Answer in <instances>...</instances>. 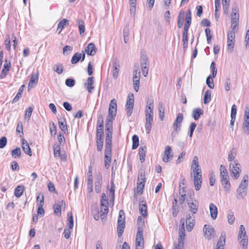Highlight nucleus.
I'll return each mask as SVG.
<instances>
[{
  "label": "nucleus",
  "mask_w": 249,
  "mask_h": 249,
  "mask_svg": "<svg viewBox=\"0 0 249 249\" xmlns=\"http://www.w3.org/2000/svg\"><path fill=\"white\" fill-rule=\"evenodd\" d=\"M139 210L140 213L143 216H147V205L144 200H140Z\"/></svg>",
  "instance_id": "18"
},
{
  "label": "nucleus",
  "mask_w": 249,
  "mask_h": 249,
  "mask_svg": "<svg viewBox=\"0 0 249 249\" xmlns=\"http://www.w3.org/2000/svg\"><path fill=\"white\" fill-rule=\"evenodd\" d=\"M97 127H104L103 116L101 114H99L98 116L97 122Z\"/></svg>",
  "instance_id": "56"
},
{
  "label": "nucleus",
  "mask_w": 249,
  "mask_h": 249,
  "mask_svg": "<svg viewBox=\"0 0 249 249\" xmlns=\"http://www.w3.org/2000/svg\"><path fill=\"white\" fill-rule=\"evenodd\" d=\"M69 25V20L66 19H63L61 20L58 24L57 31H58V33H60L63 29L64 28L65 25Z\"/></svg>",
  "instance_id": "34"
},
{
  "label": "nucleus",
  "mask_w": 249,
  "mask_h": 249,
  "mask_svg": "<svg viewBox=\"0 0 249 249\" xmlns=\"http://www.w3.org/2000/svg\"><path fill=\"white\" fill-rule=\"evenodd\" d=\"M185 239V236H182L181 235H179L178 239V244L177 247L180 249L181 248L183 247L184 245V240Z\"/></svg>",
  "instance_id": "53"
},
{
  "label": "nucleus",
  "mask_w": 249,
  "mask_h": 249,
  "mask_svg": "<svg viewBox=\"0 0 249 249\" xmlns=\"http://www.w3.org/2000/svg\"><path fill=\"white\" fill-rule=\"evenodd\" d=\"M91 164L92 163L91 162L90 165L89 167V171L87 173V176L88 177V182H93L92 175V166Z\"/></svg>",
  "instance_id": "55"
},
{
  "label": "nucleus",
  "mask_w": 249,
  "mask_h": 249,
  "mask_svg": "<svg viewBox=\"0 0 249 249\" xmlns=\"http://www.w3.org/2000/svg\"><path fill=\"white\" fill-rule=\"evenodd\" d=\"M117 102L115 99L111 100L108 109V115L107 117L105 124L106 134L112 135V122L116 115Z\"/></svg>",
  "instance_id": "1"
},
{
  "label": "nucleus",
  "mask_w": 249,
  "mask_h": 249,
  "mask_svg": "<svg viewBox=\"0 0 249 249\" xmlns=\"http://www.w3.org/2000/svg\"><path fill=\"white\" fill-rule=\"evenodd\" d=\"M228 223L230 224H232L235 220V218L232 212L229 213L228 214Z\"/></svg>",
  "instance_id": "64"
},
{
  "label": "nucleus",
  "mask_w": 249,
  "mask_h": 249,
  "mask_svg": "<svg viewBox=\"0 0 249 249\" xmlns=\"http://www.w3.org/2000/svg\"><path fill=\"white\" fill-rule=\"evenodd\" d=\"M141 77L140 71L136 70L133 71V80H140Z\"/></svg>",
  "instance_id": "58"
},
{
  "label": "nucleus",
  "mask_w": 249,
  "mask_h": 249,
  "mask_svg": "<svg viewBox=\"0 0 249 249\" xmlns=\"http://www.w3.org/2000/svg\"><path fill=\"white\" fill-rule=\"evenodd\" d=\"M85 52L88 55H94L96 53V47L93 43H90L87 47L85 48Z\"/></svg>",
  "instance_id": "20"
},
{
  "label": "nucleus",
  "mask_w": 249,
  "mask_h": 249,
  "mask_svg": "<svg viewBox=\"0 0 249 249\" xmlns=\"http://www.w3.org/2000/svg\"><path fill=\"white\" fill-rule=\"evenodd\" d=\"M140 62L141 66H149L148 56L145 52L142 51L140 55Z\"/></svg>",
  "instance_id": "17"
},
{
  "label": "nucleus",
  "mask_w": 249,
  "mask_h": 249,
  "mask_svg": "<svg viewBox=\"0 0 249 249\" xmlns=\"http://www.w3.org/2000/svg\"><path fill=\"white\" fill-rule=\"evenodd\" d=\"M173 158V154L171 147L170 146H166L165 148L162 161L165 162H168L171 160Z\"/></svg>",
  "instance_id": "9"
},
{
  "label": "nucleus",
  "mask_w": 249,
  "mask_h": 249,
  "mask_svg": "<svg viewBox=\"0 0 249 249\" xmlns=\"http://www.w3.org/2000/svg\"><path fill=\"white\" fill-rule=\"evenodd\" d=\"M24 186L23 185H18V186L15 190L14 192V195L17 197H19L22 196L23 194V191L24 190Z\"/></svg>",
  "instance_id": "29"
},
{
  "label": "nucleus",
  "mask_w": 249,
  "mask_h": 249,
  "mask_svg": "<svg viewBox=\"0 0 249 249\" xmlns=\"http://www.w3.org/2000/svg\"><path fill=\"white\" fill-rule=\"evenodd\" d=\"M67 226L70 229H72L73 227V218L71 212H69L67 214Z\"/></svg>",
  "instance_id": "32"
},
{
  "label": "nucleus",
  "mask_w": 249,
  "mask_h": 249,
  "mask_svg": "<svg viewBox=\"0 0 249 249\" xmlns=\"http://www.w3.org/2000/svg\"><path fill=\"white\" fill-rule=\"evenodd\" d=\"M77 23L78 25V28L79 30V33L81 36L83 35L85 31V23L83 20L81 19H78L77 20Z\"/></svg>",
  "instance_id": "36"
},
{
  "label": "nucleus",
  "mask_w": 249,
  "mask_h": 249,
  "mask_svg": "<svg viewBox=\"0 0 249 249\" xmlns=\"http://www.w3.org/2000/svg\"><path fill=\"white\" fill-rule=\"evenodd\" d=\"M81 59V53H75L71 58V63L72 64H75L78 63Z\"/></svg>",
  "instance_id": "44"
},
{
  "label": "nucleus",
  "mask_w": 249,
  "mask_h": 249,
  "mask_svg": "<svg viewBox=\"0 0 249 249\" xmlns=\"http://www.w3.org/2000/svg\"><path fill=\"white\" fill-rule=\"evenodd\" d=\"M191 170L192 171H201V168L199 167L198 158L196 156L193 158L192 164L191 165Z\"/></svg>",
  "instance_id": "23"
},
{
  "label": "nucleus",
  "mask_w": 249,
  "mask_h": 249,
  "mask_svg": "<svg viewBox=\"0 0 249 249\" xmlns=\"http://www.w3.org/2000/svg\"><path fill=\"white\" fill-rule=\"evenodd\" d=\"M38 80V74H33L32 75L30 81L29 83V87H33L35 85H36Z\"/></svg>",
  "instance_id": "28"
},
{
  "label": "nucleus",
  "mask_w": 249,
  "mask_h": 249,
  "mask_svg": "<svg viewBox=\"0 0 249 249\" xmlns=\"http://www.w3.org/2000/svg\"><path fill=\"white\" fill-rule=\"evenodd\" d=\"M230 2V0H223V11L225 15L228 14Z\"/></svg>",
  "instance_id": "42"
},
{
  "label": "nucleus",
  "mask_w": 249,
  "mask_h": 249,
  "mask_svg": "<svg viewBox=\"0 0 249 249\" xmlns=\"http://www.w3.org/2000/svg\"><path fill=\"white\" fill-rule=\"evenodd\" d=\"M186 229L187 231H191L195 225V217L189 214L186 217Z\"/></svg>",
  "instance_id": "13"
},
{
  "label": "nucleus",
  "mask_w": 249,
  "mask_h": 249,
  "mask_svg": "<svg viewBox=\"0 0 249 249\" xmlns=\"http://www.w3.org/2000/svg\"><path fill=\"white\" fill-rule=\"evenodd\" d=\"M21 147L25 154L28 155L30 156H32V153L31 148L27 141L24 139H22Z\"/></svg>",
  "instance_id": "19"
},
{
  "label": "nucleus",
  "mask_w": 249,
  "mask_h": 249,
  "mask_svg": "<svg viewBox=\"0 0 249 249\" xmlns=\"http://www.w3.org/2000/svg\"><path fill=\"white\" fill-rule=\"evenodd\" d=\"M93 83V77H89L88 78L87 82L85 83V87L89 92H91V90L94 89V87L92 86Z\"/></svg>",
  "instance_id": "25"
},
{
  "label": "nucleus",
  "mask_w": 249,
  "mask_h": 249,
  "mask_svg": "<svg viewBox=\"0 0 249 249\" xmlns=\"http://www.w3.org/2000/svg\"><path fill=\"white\" fill-rule=\"evenodd\" d=\"M196 126V123L193 122L191 123L190 127H189V132L188 133V135L190 138L192 137L193 132Z\"/></svg>",
  "instance_id": "57"
},
{
  "label": "nucleus",
  "mask_w": 249,
  "mask_h": 249,
  "mask_svg": "<svg viewBox=\"0 0 249 249\" xmlns=\"http://www.w3.org/2000/svg\"><path fill=\"white\" fill-rule=\"evenodd\" d=\"M248 184V176L247 175L244 176L243 179L241 181L239 186L237 189V197L243 198L247 195V186Z\"/></svg>",
  "instance_id": "2"
},
{
  "label": "nucleus",
  "mask_w": 249,
  "mask_h": 249,
  "mask_svg": "<svg viewBox=\"0 0 249 249\" xmlns=\"http://www.w3.org/2000/svg\"><path fill=\"white\" fill-rule=\"evenodd\" d=\"M134 99L133 93H129L127 96V101L125 105L126 115L129 117L131 115L133 112L134 107Z\"/></svg>",
  "instance_id": "5"
},
{
  "label": "nucleus",
  "mask_w": 249,
  "mask_h": 249,
  "mask_svg": "<svg viewBox=\"0 0 249 249\" xmlns=\"http://www.w3.org/2000/svg\"><path fill=\"white\" fill-rule=\"evenodd\" d=\"M211 75H209L206 79V84L210 89H213L214 87V84Z\"/></svg>",
  "instance_id": "46"
},
{
  "label": "nucleus",
  "mask_w": 249,
  "mask_h": 249,
  "mask_svg": "<svg viewBox=\"0 0 249 249\" xmlns=\"http://www.w3.org/2000/svg\"><path fill=\"white\" fill-rule=\"evenodd\" d=\"M227 40L228 50L231 53L234 48L235 40Z\"/></svg>",
  "instance_id": "50"
},
{
  "label": "nucleus",
  "mask_w": 249,
  "mask_h": 249,
  "mask_svg": "<svg viewBox=\"0 0 249 249\" xmlns=\"http://www.w3.org/2000/svg\"><path fill=\"white\" fill-rule=\"evenodd\" d=\"M243 121L249 122V107H246L243 116Z\"/></svg>",
  "instance_id": "62"
},
{
  "label": "nucleus",
  "mask_w": 249,
  "mask_h": 249,
  "mask_svg": "<svg viewBox=\"0 0 249 249\" xmlns=\"http://www.w3.org/2000/svg\"><path fill=\"white\" fill-rule=\"evenodd\" d=\"M11 154L14 158H16L17 157H20L21 154L20 148L18 147H17L16 149L12 151Z\"/></svg>",
  "instance_id": "47"
},
{
  "label": "nucleus",
  "mask_w": 249,
  "mask_h": 249,
  "mask_svg": "<svg viewBox=\"0 0 249 249\" xmlns=\"http://www.w3.org/2000/svg\"><path fill=\"white\" fill-rule=\"evenodd\" d=\"M193 174L194 181H202L201 171H192Z\"/></svg>",
  "instance_id": "39"
},
{
  "label": "nucleus",
  "mask_w": 249,
  "mask_h": 249,
  "mask_svg": "<svg viewBox=\"0 0 249 249\" xmlns=\"http://www.w3.org/2000/svg\"><path fill=\"white\" fill-rule=\"evenodd\" d=\"M124 41L125 43H127L129 41V24L126 25L124 28L123 32Z\"/></svg>",
  "instance_id": "26"
},
{
  "label": "nucleus",
  "mask_w": 249,
  "mask_h": 249,
  "mask_svg": "<svg viewBox=\"0 0 249 249\" xmlns=\"http://www.w3.org/2000/svg\"><path fill=\"white\" fill-rule=\"evenodd\" d=\"M210 69L212 72V77L215 78L217 74V68L215 66V63L214 62H212L211 64Z\"/></svg>",
  "instance_id": "54"
},
{
  "label": "nucleus",
  "mask_w": 249,
  "mask_h": 249,
  "mask_svg": "<svg viewBox=\"0 0 249 249\" xmlns=\"http://www.w3.org/2000/svg\"><path fill=\"white\" fill-rule=\"evenodd\" d=\"M236 155V152L235 150L234 149H232L230 153L229 154L228 158V160L229 161H231L233 160Z\"/></svg>",
  "instance_id": "59"
},
{
  "label": "nucleus",
  "mask_w": 249,
  "mask_h": 249,
  "mask_svg": "<svg viewBox=\"0 0 249 249\" xmlns=\"http://www.w3.org/2000/svg\"><path fill=\"white\" fill-rule=\"evenodd\" d=\"M203 231L204 236L208 240H210L213 236L215 231L214 229L209 225H205L204 226Z\"/></svg>",
  "instance_id": "8"
},
{
  "label": "nucleus",
  "mask_w": 249,
  "mask_h": 249,
  "mask_svg": "<svg viewBox=\"0 0 249 249\" xmlns=\"http://www.w3.org/2000/svg\"><path fill=\"white\" fill-rule=\"evenodd\" d=\"M242 237H247V235L244 226L243 225H241L239 228L238 237L241 238Z\"/></svg>",
  "instance_id": "49"
},
{
  "label": "nucleus",
  "mask_w": 249,
  "mask_h": 249,
  "mask_svg": "<svg viewBox=\"0 0 249 249\" xmlns=\"http://www.w3.org/2000/svg\"><path fill=\"white\" fill-rule=\"evenodd\" d=\"M183 119V115L182 113H178L173 124V129L176 132L180 131L181 124Z\"/></svg>",
  "instance_id": "10"
},
{
  "label": "nucleus",
  "mask_w": 249,
  "mask_h": 249,
  "mask_svg": "<svg viewBox=\"0 0 249 249\" xmlns=\"http://www.w3.org/2000/svg\"><path fill=\"white\" fill-rule=\"evenodd\" d=\"M188 205L190 211L193 214H195L197 213L198 207V205L192 202H188Z\"/></svg>",
  "instance_id": "33"
},
{
  "label": "nucleus",
  "mask_w": 249,
  "mask_h": 249,
  "mask_svg": "<svg viewBox=\"0 0 249 249\" xmlns=\"http://www.w3.org/2000/svg\"><path fill=\"white\" fill-rule=\"evenodd\" d=\"M136 249H142L143 247V232L142 228L138 229L136 237Z\"/></svg>",
  "instance_id": "6"
},
{
  "label": "nucleus",
  "mask_w": 249,
  "mask_h": 249,
  "mask_svg": "<svg viewBox=\"0 0 249 249\" xmlns=\"http://www.w3.org/2000/svg\"><path fill=\"white\" fill-rule=\"evenodd\" d=\"M146 152V147L140 146L139 148V154L140 156V160L142 163H143L145 161Z\"/></svg>",
  "instance_id": "30"
},
{
  "label": "nucleus",
  "mask_w": 249,
  "mask_h": 249,
  "mask_svg": "<svg viewBox=\"0 0 249 249\" xmlns=\"http://www.w3.org/2000/svg\"><path fill=\"white\" fill-rule=\"evenodd\" d=\"M142 72L144 76L146 77L148 74L149 66H141Z\"/></svg>",
  "instance_id": "63"
},
{
  "label": "nucleus",
  "mask_w": 249,
  "mask_h": 249,
  "mask_svg": "<svg viewBox=\"0 0 249 249\" xmlns=\"http://www.w3.org/2000/svg\"><path fill=\"white\" fill-rule=\"evenodd\" d=\"M108 207L107 206H103L101 207V218L103 220L106 217V215L108 213Z\"/></svg>",
  "instance_id": "48"
},
{
  "label": "nucleus",
  "mask_w": 249,
  "mask_h": 249,
  "mask_svg": "<svg viewBox=\"0 0 249 249\" xmlns=\"http://www.w3.org/2000/svg\"><path fill=\"white\" fill-rule=\"evenodd\" d=\"M53 70L58 74H61L63 71V66L60 63L56 64L53 66Z\"/></svg>",
  "instance_id": "40"
},
{
  "label": "nucleus",
  "mask_w": 249,
  "mask_h": 249,
  "mask_svg": "<svg viewBox=\"0 0 249 249\" xmlns=\"http://www.w3.org/2000/svg\"><path fill=\"white\" fill-rule=\"evenodd\" d=\"M203 114V110L200 108H195L192 111V117L195 121L199 119L201 115Z\"/></svg>",
  "instance_id": "21"
},
{
  "label": "nucleus",
  "mask_w": 249,
  "mask_h": 249,
  "mask_svg": "<svg viewBox=\"0 0 249 249\" xmlns=\"http://www.w3.org/2000/svg\"><path fill=\"white\" fill-rule=\"evenodd\" d=\"M145 116H146V124L145 127L146 129L149 132L151 129L152 123L153 122V111H151L148 109L145 110Z\"/></svg>",
  "instance_id": "7"
},
{
  "label": "nucleus",
  "mask_w": 249,
  "mask_h": 249,
  "mask_svg": "<svg viewBox=\"0 0 249 249\" xmlns=\"http://www.w3.org/2000/svg\"><path fill=\"white\" fill-rule=\"evenodd\" d=\"M226 233L223 231L221 233V236L217 243L215 249H224V246L225 244Z\"/></svg>",
  "instance_id": "16"
},
{
  "label": "nucleus",
  "mask_w": 249,
  "mask_h": 249,
  "mask_svg": "<svg viewBox=\"0 0 249 249\" xmlns=\"http://www.w3.org/2000/svg\"><path fill=\"white\" fill-rule=\"evenodd\" d=\"M242 129L243 132L246 135L249 134V122L243 121L242 124Z\"/></svg>",
  "instance_id": "43"
},
{
  "label": "nucleus",
  "mask_w": 249,
  "mask_h": 249,
  "mask_svg": "<svg viewBox=\"0 0 249 249\" xmlns=\"http://www.w3.org/2000/svg\"><path fill=\"white\" fill-rule=\"evenodd\" d=\"M72 50V47L66 45L63 49V53L64 55H68Z\"/></svg>",
  "instance_id": "60"
},
{
  "label": "nucleus",
  "mask_w": 249,
  "mask_h": 249,
  "mask_svg": "<svg viewBox=\"0 0 249 249\" xmlns=\"http://www.w3.org/2000/svg\"><path fill=\"white\" fill-rule=\"evenodd\" d=\"M145 182L143 181L137 182V193L141 195L143 193V189L144 187Z\"/></svg>",
  "instance_id": "38"
},
{
  "label": "nucleus",
  "mask_w": 249,
  "mask_h": 249,
  "mask_svg": "<svg viewBox=\"0 0 249 249\" xmlns=\"http://www.w3.org/2000/svg\"><path fill=\"white\" fill-rule=\"evenodd\" d=\"M102 184V175L99 173L96 177L95 181V190L97 193L100 192Z\"/></svg>",
  "instance_id": "12"
},
{
  "label": "nucleus",
  "mask_w": 249,
  "mask_h": 249,
  "mask_svg": "<svg viewBox=\"0 0 249 249\" xmlns=\"http://www.w3.org/2000/svg\"><path fill=\"white\" fill-rule=\"evenodd\" d=\"M125 227V221L122 220H118L117 224V233L118 236H121L124 231Z\"/></svg>",
  "instance_id": "22"
},
{
  "label": "nucleus",
  "mask_w": 249,
  "mask_h": 249,
  "mask_svg": "<svg viewBox=\"0 0 249 249\" xmlns=\"http://www.w3.org/2000/svg\"><path fill=\"white\" fill-rule=\"evenodd\" d=\"M209 208L212 218L213 220L215 219L217 216V207L213 203H211L210 204Z\"/></svg>",
  "instance_id": "24"
},
{
  "label": "nucleus",
  "mask_w": 249,
  "mask_h": 249,
  "mask_svg": "<svg viewBox=\"0 0 249 249\" xmlns=\"http://www.w3.org/2000/svg\"><path fill=\"white\" fill-rule=\"evenodd\" d=\"M212 92L210 90H207L204 95V103L206 105L208 104L211 100Z\"/></svg>",
  "instance_id": "37"
},
{
  "label": "nucleus",
  "mask_w": 249,
  "mask_h": 249,
  "mask_svg": "<svg viewBox=\"0 0 249 249\" xmlns=\"http://www.w3.org/2000/svg\"><path fill=\"white\" fill-rule=\"evenodd\" d=\"M164 106L161 102H160L159 104V117L161 121H162L164 118Z\"/></svg>",
  "instance_id": "31"
},
{
  "label": "nucleus",
  "mask_w": 249,
  "mask_h": 249,
  "mask_svg": "<svg viewBox=\"0 0 249 249\" xmlns=\"http://www.w3.org/2000/svg\"><path fill=\"white\" fill-rule=\"evenodd\" d=\"M24 88H25V86L24 85L20 86V87L19 88V89H18V92L17 93V95L14 97V98L13 99V100L12 102V104H14L18 101L19 99L22 96V94L24 91Z\"/></svg>",
  "instance_id": "27"
},
{
  "label": "nucleus",
  "mask_w": 249,
  "mask_h": 249,
  "mask_svg": "<svg viewBox=\"0 0 249 249\" xmlns=\"http://www.w3.org/2000/svg\"><path fill=\"white\" fill-rule=\"evenodd\" d=\"M54 209V213L56 214H58L59 215L61 214V205L60 204H56L53 206Z\"/></svg>",
  "instance_id": "61"
},
{
  "label": "nucleus",
  "mask_w": 249,
  "mask_h": 249,
  "mask_svg": "<svg viewBox=\"0 0 249 249\" xmlns=\"http://www.w3.org/2000/svg\"><path fill=\"white\" fill-rule=\"evenodd\" d=\"M104 139L96 138L97 149L98 151H101L103 145Z\"/></svg>",
  "instance_id": "52"
},
{
  "label": "nucleus",
  "mask_w": 249,
  "mask_h": 249,
  "mask_svg": "<svg viewBox=\"0 0 249 249\" xmlns=\"http://www.w3.org/2000/svg\"><path fill=\"white\" fill-rule=\"evenodd\" d=\"M58 125L60 128L65 133L66 131H67V125L66 123L65 122V119H63V121L59 120L58 121Z\"/></svg>",
  "instance_id": "45"
},
{
  "label": "nucleus",
  "mask_w": 249,
  "mask_h": 249,
  "mask_svg": "<svg viewBox=\"0 0 249 249\" xmlns=\"http://www.w3.org/2000/svg\"><path fill=\"white\" fill-rule=\"evenodd\" d=\"M132 149L133 150L136 149L139 146V137L137 135H134L132 137Z\"/></svg>",
  "instance_id": "41"
},
{
  "label": "nucleus",
  "mask_w": 249,
  "mask_h": 249,
  "mask_svg": "<svg viewBox=\"0 0 249 249\" xmlns=\"http://www.w3.org/2000/svg\"><path fill=\"white\" fill-rule=\"evenodd\" d=\"M221 183L224 185V189L226 191H229L230 189L231 184L229 182V177L228 175H226L225 176L222 175L220 176Z\"/></svg>",
  "instance_id": "14"
},
{
  "label": "nucleus",
  "mask_w": 249,
  "mask_h": 249,
  "mask_svg": "<svg viewBox=\"0 0 249 249\" xmlns=\"http://www.w3.org/2000/svg\"><path fill=\"white\" fill-rule=\"evenodd\" d=\"M104 127H97L96 130V138L104 139Z\"/></svg>",
  "instance_id": "51"
},
{
  "label": "nucleus",
  "mask_w": 249,
  "mask_h": 249,
  "mask_svg": "<svg viewBox=\"0 0 249 249\" xmlns=\"http://www.w3.org/2000/svg\"><path fill=\"white\" fill-rule=\"evenodd\" d=\"M241 165L237 162V161H234L233 163L230 164V171L231 172L232 177L236 179L239 177L240 173L241 171Z\"/></svg>",
  "instance_id": "4"
},
{
  "label": "nucleus",
  "mask_w": 249,
  "mask_h": 249,
  "mask_svg": "<svg viewBox=\"0 0 249 249\" xmlns=\"http://www.w3.org/2000/svg\"><path fill=\"white\" fill-rule=\"evenodd\" d=\"M191 12L189 10L186 14L184 27L189 28L191 23Z\"/></svg>",
  "instance_id": "35"
},
{
  "label": "nucleus",
  "mask_w": 249,
  "mask_h": 249,
  "mask_svg": "<svg viewBox=\"0 0 249 249\" xmlns=\"http://www.w3.org/2000/svg\"><path fill=\"white\" fill-rule=\"evenodd\" d=\"M120 67L119 61L117 58L115 59L113 63L112 72L113 77L115 79H117L118 77Z\"/></svg>",
  "instance_id": "15"
},
{
  "label": "nucleus",
  "mask_w": 249,
  "mask_h": 249,
  "mask_svg": "<svg viewBox=\"0 0 249 249\" xmlns=\"http://www.w3.org/2000/svg\"><path fill=\"white\" fill-rule=\"evenodd\" d=\"M112 134H106L105 161L110 162L111 147H112Z\"/></svg>",
  "instance_id": "3"
},
{
  "label": "nucleus",
  "mask_w": 249,
  "mask_h": 249,
  "mask_svg": "<svg viewBox=\"0 0 249 249\" xmlns=\"http://www.w3.org/2000/svg\"><path fill=\"white\" fill-rule=\"evenodd\" d=\"M238 8L236 4L232 5L231 14V22H239V15Z\"/></svg>",
  "instance_id": "11"
}]
</instances>
